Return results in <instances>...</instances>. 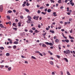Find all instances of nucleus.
<instances>
[{"mask_svg":"<svg viewBox=\"0 0 75 75\" xmlns=\"http://www.w3.org/2000/svg\"><path fill=\"white\" fill-rule=\"evenodd\" d=\"M64 54H70V51L69 50H66V51H64Z\"/></svg>","mask_w":75,"mask_h":75,"instance_id":"f257e3e1","label":"nucleus"},{"mask_svg":"<svg viewBox=\"0 0 75 75\" xmlns=\"http://www.w3.org/2000/svg\"><path fill=\"white\" fill-rule=\"evenodd\" d=\"M38 18H39V16H34L33 17V18L34 20H38Z\"/></svg>","mask_w":75,"mask_h":75,"instance_id":"f03ea898","label":"nucleus"},{"mask_svg":"<svg viewBox=\"0 0 75 75\" xmlns=\"http://www.w3.org/2000/svg\"><path fill=\"white\" fill-rule=\"evenodd\" d=\"M3 6L2 5L0 6V11L1 12L3 11Z\"/></svg>","mask_w":75,"mask_h":75,"instance_id":"7ed1b4c3","label":"nucleus"},{"mask_svg":"<svg viewBox=\"0 0 75 75\" xmlns=\"http://www.w3.org/2000/svg\"><path fill=\"white\" fill-rule=\"evenodd\" d=\"M0 27L1 28H4V27L3 25L2 24H0Z\"/></svg>","mask_w":75,"mask_h":75,"instance_id":"20e7f679","label":"nucleus"},{"mask_svg":"<svg viewBox=\"0 0 75 75\" xmlns=\"http://www.w3.org/2000/svg\"><path fill=\"white\" fill-rule=\"evenodd\" d=\"M30 21H31V19H28V20L27 21V23H30Z\"/></svg>","mask_w":75,"mask_h":75,"instance_id":"39448f33","label":"nucleus"},{"mask_svg":"<svg viewBox=\"0 0 75 75\" xmlns=\"http://www.w3.org/2000/svg\"><path fill=\"white\" fill-rule=\"evenodd\" d=\"M50 33H52L53 34H54L55 33V31L54 30H50Z\"/></svg>","mask_w":75,"mask_h":75,"instance_id":"423d86ee","label":"nucleus"},{"mask_svg":"<svg viewBox=\"0 0 75 75\" xmlns=\"http://www.w3.org/2000/svg\"><path fill=\"white\" fill-rule=\"evenodd\" d=\"M64 59L67 62H68V59L66 58H64Z\"/></svg>","mask_w":75,"mask_h":75,"instance_id":"0eeeda50","label":"nucleus"},{"mask_svg":"<svg viewBox=\"0 0 75 75\" xmlns=\"http://www.w3.org/2000/svg\"><path fill=\"white\" fill-rule=\"evenodd\" d=\"M25 11H26V12H28V13H29V11H29V10L27 8H25Z\"/></svg>","mask_w":75,"mask_h":75,"instance_id":"6e6552de","label":"nucleus"},{"mask_svg":"<svg viewBox=\"0 0 75 75\" xmlns=\"http://www.w3.org/2000/svg\"><path fill=\"white\" fill-rule=\"evenodd\" d=\"M69 37L70 38V39H74V38L71 37L70 35H69Z\"/></svg>","mask_w":75,"mask_h":75,"instance_id":"1a4fd4ad","label":"nucleus"},{"mask_svg":"<svg viewBox=\"0 0 75 75\" xmlns=\"http://www.w3.org/2000/svg\"><path fill=\"white\" fill-rule=\"evenodd\" d=\"M4 49V47H0V50H3Z\"/></svg>","mask_w":75,"mask_h":75,"instance_id":"9d476101","label":"nucleus"},{"mask_svg":"<svg viewBox=\"0 0 75 75\" xmlns=\"http://www.w3.org/2000/svg\"><path fill=\"white\" fill-rule=\"evenodd\" d=\"M51 9H48L47 10V12L48 13H50V12H51Z\"/></svg>","mask_w":75,"mask_h":75,"instance_id":"9b49d317","label":"nucleus"},{"mask_svg":"<svg viewBox=\"0 0 75 75\" xmlns=\"http://www.w3.org/2000/svg\"><path fill=\"white\" fill-rule=\"evenodd\" d=\"M27 18H28V19H32V18H31V17L29 16H28Z\"/></svg>","mask_w":75,"mask_h":75,"instance_id":"f8f14e48","label":"nucleus"},{"mask_svg":"<svg viewBox=\"0 0 75 75\" xmlns=\"http://www.w3.org/2000/svg\"><path fill=\"white\" fill-rule=\"evenodd\" d=\"M14 44H18V42L17 41H15L14 42Z\"/></svg>","mask_w":75,"mask_h":75,"instance_id":"ddd939ff","label":"nucleus"},{"mask_svg":"<svg viewBox=\"0 0 75 75\" xmlns=\"http://www.w3.org/2000/svg\"><path fill=\"white\" fill-rule=\"evenodd\" d=\"M70 4H71L72 6H74V3L73 2H71L70 3Z\"/></svg>","mask_w":75,"mask_h":75,"instance_id":"4468645a","label":"nucleus"},{"mask_svg":"<svg viewBox=\"0 0 75 75\" xmlns=\"http://www.w3.org/2000/svg\"><path fill=\"white\" fill-rule=\"evenodd\" d=\"M18 26L19 27H20L21 25V22H18Z\"/></svg>","mask_w":75,"mask_h":75,"instance_id":"2eb2a0df","label":"nucleus"},{"mask_svg":"<svg viewBox=\"0 0 75 75\" xmlns=\"http://www.w3.org/2000/svg\"><path fill=\"white\" fill-rule=\"evenodd\" d=\"M11 67H9L8 68V70L9 71H11Z\"/></svg>","mask_w":75,"mask_h":75,"instance_id":"dca6fc26","label":"nucleus"},{"mask_svg":"<svg viewBox=\"0 0 75 75\" xmlns=\"http://www.w3.org/2000/svg\"><path fill=\"white\" fill-rule=\"evenodd\" d=\"M55 42L57 43L58 42H59V40L58 39H56V40H55Z\"/></svg>","mask_w":75,"mask_h":75,"instance_id":"f3484780","label":"nucleus"},{"mask_svg":"<svg viewBox=\"0 0 75 75\" xmlns=\"http://www.w3.org/2000/svg\"><path fill=\"white\" fill-rule=\"evenodd\" d=\"M50 64H51V65H53V62H52V61H50Z\"/></svg>","mask_w":75,"mask_h":75,"instance_id":"a211bd4d","label":"nucleus"},{"mask_svg":"<svg viewBox=\"0 0 75 75\" xmlns=\"http://www.w3.org/2000/svg\"><path fill=\"white\" fill-rule=\"evenodd\" d=\"M10 53H7L6 54V56H10Z\"/></svg>","mask_w":75,"mask_h":75,"instance_id":"6ab92c4d","label":"nucleus"},{"mask_svg":"<svg viewBox=\"0 0 75 75\" xmlns=\"http://www.w3.org/2000/svg\"><path fill=\"white\" fill-rule=\"evenodd\" d=\"M16 23H13V26H14V27H16Z\"/></svg>","mask_w":75,"mask_h":75,"instance_id":"aec40b11","label":"nucleus"},{"mask_svg":"<svg viewBox=\"0 0 75 75\" xmlns=\"http://www.w3.org/2000/svg\"><path fill=\"white\" fill-rule=\"evenodd\" d=\"M46 12H41V14H44V15H45L46 14Z\"/></svg>","mask_w":75,"mask_h":75,"instance_id":"412c9836","label":"nucleus"},{"mask_svg":"<svg viewBox=\"0 0 75 75\" xmlns=\"http://www.w3.org/2000/svg\"><path fill=\"white\" fill-rule=\"evenodd\" d=\"M50 45V46H53V44H52V43L51 42H50L49 43V45Z\"/></svg>","mask_w":75,"mask_h":75,"instance_id":"4be33fe9","label":"nucleus"},{"mask_svg":"<svg viewBox=\"0 0 75 75\" xmlns=\"http://www.w3.org/2000/svg\"><path fill=\"white\" fill-rule=\"evenodd\" d=\"M8 13H12V11L11 10H8Z\"/></svg>","mask_w":75,"mask_h":75,"instance_id":"5701e85b","label":"nucleus"},{"mask_svg":"<svg viewBox=\"0 0 75 75\" xmlns=\"http://www.w3.org/2000/svg\"><path fill=\"white\" fill-rule=\"evenodd\" d=\"M65 41L66 42L68 43L69 42V40H65Z\"/></svg>","mask_w":75,"mask_h":75,"instance_id":"b1692460","label":"nucleus"},{"mask_svg":"<svg viewBox=\"0 0 75 75\" xmlns=\"http://www.w3.org/2000/svg\"><path fill=\"white\" fill-rule=\"evenodd\" d=\"M46 45L44 44L42 45V47H46Z\"/></svg>","mask_w":75,"mask_h":75,"instance_id":"393cba45","label":"nucleus"},{"mask_svg":"<svg viewBox=\"0 0 75 75\" xmlns=\"http://www.w3.org/2000/svg\"><path fill=\"white\" fill-rule=\"evenodd\" d=\"M16 47H17L16 46V45H14L13 46V49H16Z\"/></svg>","mask_w":75,"mask_h":75,"instance_id":"a878e982","label":"nucleus"},{"mask_svg":"<svg viewBox=\"0 0 75 75\" xmlns=\"http://www.w3.org/2000/svg\"><path fill=\"white\" fill-rule=\"evenodd\" d=\"M29 33H33V31L31 30H30L29 31Z\"/></svg>","mask_w":75,"mask_h":75,"instance_id":"bb28decb","label":"nucleus"},{"mask_svg":"<svg viewBox=\"0 0 75 75\" xmlns=\"http://www.w3.org/2000/svg\"><path fill=\"white\" fill-rule=\"evenodd\" d=\"M50 0L51 3H54V0Z\"/></svg>","mask_w":75,"mask_h":75,"instance_id":"cd10ccee","label":"nucleus"},{"mask_svg":"<svg viewBox=\"0 0 75 75\" xmlns=\"http://www.w3.org/2000/svg\"><path fill=\"white\" fill-rule=\"evenodd\" d=\"M31 58H32L33 59H36V58H35V57L33 56H32L31 57Z\"/></svg>","mask_w":75,"mask_h":75,"instance_id":"c85d7f7f","label":"nucleus"},{"mask_svg":"<svg viewBox=\"0 0 75 75\" xmlns=\"http://www.w3.org/2000/svg\"><path fill=\"white\" fill-rule=\"evenodd\" d=\"M7 18L8 19V20H10V16H7Z\"/></svg>","mask_w":75,"mask_h":75,"instance_id":"c756f323","label":"nucleus"},{"mask_svg":"<svg viewBox=\"0 0 75 75\" xmlns=\"http://www.w3.org/2000/svg\"><path fill=\"white\" fill-rule=\"evenodd\" d=\"M45 44H47V45H49L50 43L47 42H45Z\"/></svg>","mask_w":75,"mask_h":75,"instance_id":"7c9ffc66","label":"nucleus"},{"mask_svg":"<svg viewBox=\"0 0 75 75\" xmlns=\"http://www.w3.org/2000/svg\"><path fill=\"white\" fill-rule=\"evenodd\" d=\"M13 30H15V31H17V28H13Z\"/></svg>","mask_w":75,"mask_h":75,"instance_id":"2f4dec72","label":"nucleus"},{"mask_svg":"<svg viewBox=\"0 0 75 75\" xmlns=\"http://www.w3.org/2000/svg\"><path fill=\"white\" fill-rule=\"evenodd\" d=\"M21 57L22 58H25V57L23 56V55H21Z\"/></svg>","mask_w":75,"mask_h":75,"instance_id":"473e14b6","label":"nucleus"},{"mask_svg":"<svg viewBox=\"0 0 75 75\" xmlns=\"http://www.w3.org/2000/svg\"><path fill=\"white\" fill-rule=\"evenodd\" d=\"M20 17L21 19H23V18H24V17L23 16H21Z\"/></svg>","mask_w":75,"mask_h":75,"instance_id":"72a5a7b5","label":"nucleus"},{"mask_svg":"<svg viewBox=\"0 0 75 75\" xmlns=\"http://www.w3.org/2000/svg\"><path fill=\"white\" fill-rule=\"evenodd\" d=\"M30 5V4H28V2H27L26 4V6H28Z\"/></svg>","mask_w":75,"mask_h":75,"instance_id":"f704fd0d","label":"nucleus"},{"mask_svg":"<svg viewBox=\"0 0 75 75\" xmlns=\"http://www.w3.org/2000/svg\"><path fill=\"white\" fill-rule=\"evenodd\" d=\"M58 3H61V0H59L58 1Z\"/></svg>","mask_w":75,"mask_h":75,"instance_id":"c9c22d12","label":"nucleus"},{"mask_svg":"<svg viewBox=\"0 0 75 75\" xmlns=\"http://www.w3.org/2000/svg\"><path fill=\"white\" fill-rule=\"evenodd\" d=\"M32 30H35V27H33L32 28Z\"/></svg>","mask_w":75,"mask_h":75,"instance_id":"e433bc0d","label":"nucleus"},{"mask_svg":"<svg viewBox=\"0 0 75 75\" xmlns=\"http://www.w3.org/2000/svg\"><path fill=\"white\" fill-rule=\"evenodd\" d=\"M67 75H71V74H70V73H69V71H67Z\"/></svg>","mask_w":75,"mask_h":75,"instance_id":"4c0bfd02","label":"nucleus"},{"mask_svg":"<svg viewBox=\"0 0 75 75\" xmlns=\"http://www.w3.org/2000/svg\"><path fill=\"white\" fill-rule=\"evenodd\" d=\"M72 29H71V30H70V33H72Z\"/></svg>","mask_w":75,"mask_h":75,"instance_id":"58836bf2","label":"nucleus"},{"mask_svg":"<svg viewBox=\"0 0 75 75\" xmlns=\"http://www.w3.org/2000/svg\"><path fill=\"white\" fill-rule=\"evenodd\" d=\"M38 14H40L41 13V11L40 10H38Z\"/></svg>","mask_w":75,"mask_h":75,"instance_id":"ea45409f","label":"nucleus"},{"mask_svg":"<svg viewBox=\"0 0 75 75\" xmlns=\"http://www.w3.org/2000/svg\"><path fill=\"white\" fill-rule=\"evenodd\" d=\"M35 32H36V33H38L39 31H38V30H36L35 31Z\"/></svg>","mask_w":75,"mask_h":75,"instance_id":"a19ab883","label":"nucleus"},{"mask_svg":"<svg viewBox=\"0 0 75 75\" xmlns=\"http://www.w3.org/2000/svg\"><path fill=\"white\" fill-rule=\"evenodd\" d=\"M46 34H47V33L45 32V33H43V36H45Z\"/></svg>","mask_w":75,"mask_h":75,"instance_id":"79ce46f5","label":"nucleus"},{"mask_svg":"<svg viewBox=\"0 0 75 75\" xmlns=\"http://www.w3.org/2000/svg\"><path fill=\"white\" fill-rule=\"evenodd\" d=\"M35 52V53H40V52L38 51H36Z\"/></svg>","mask_w":75,"mask_h":75,"instance_id":"37998d69","label":"nucleus"},{"mask_svg":"<svg viewBox=\"0 0 75 75\" xmlns=\"http://www.w3.org/2000/svg\"><path fill=\"white\" fill-rule=\"evenodd\" d=\"M67 14H68V15H70L71 14V13L69 12H67Z\"/></svg>","mask_w":75,"mask_h":75,"instance_id":"c03bdc74","label":"nucleus"},{"mask_svg":"<svg viewBox=\"0 0 75 75\" xmlns=\"http://www.w3.org/2000/svg\"><path fill=\"white\" fill-rule=\"evenodd\" d=\"M69 7H68L67 8V11H69Z\"/></svg>","mask_w":75,"mask_h":75,"instance_id":"a18cd8bd","label":"nucleus"},{"mask_svg":"<svg viewBox=\"0 0 75 75\" xmlns=\"http://www.w3.org/2000/svg\"><path fill=\"white\" fill-rule=\"evenodd\" d=\"M56 57L58 58H60V56L58 55H57Z\"/></svg>","mask_w":75,"mask_h":75,"instance_id":"49530a36","label":"nucleus"},{"mask_svg":"<svg viewBox=\"0 0 75 75\" xmlns=\"http://www.w3.org/2000/svg\"><path fill=\"white\" fill-rule=\"evenodd\" d=\"M22 6L23 7H24V6H25V4H23L22 5Z\"/></svg>","mask_w":75,"mask_h":75,"instance_id":"de8ad7c7","label":"nucleus"},{"mask_svg":"<svg viewBox=\"0 0 75 75\" xmlns=\"http://www.w3.org/2000/svg\"><path fill=\"white\" fill-rule=\"evenodd\" d=\"M62 8H64V6H61L60 8V9H62Z\"/></svg>","mask_w":75,"mask_h":75,"instance_id":"09e8293b","label":"nucleus"},{"mask_svg":"<svg viewBox=\"0 0 75 75\" xmlns=\"http://www.w3.org/2000/svg\"><path fill=\"white\" fill-rule=\"evenodd\" d=\"M68 1V0H65V3H67Z\"/></svg>","mask_w":75,"mask_h":75,"instance_id":"8fccbe9b","label":"nucleus"},{"mask_svg":"<svg viewBox=\"0 0 75 75\" xmlns=\"http://www.w3.org/2000/svg\"><path fill=\"white\" fill-rule=\"evenodd\" d=\"M39 55L41 56H42H42H43V55H42V54L41 53H40Z\"/></svg>","mask_w":75,"mask_h":75,"instance_id":"3c124183","label":"nucleus"},{"mask_svg":"<svg viewBox=\"0 0 75 75\" xmlns=\"http://www.w3.org/2000/svg\"><path fill=\"white\" fill-rule=\"evenodd\" d=\"M15 21H16V22H18V19H16Z\"/></svg>","mask_w":75,"mask_h":75,"instance_id":"603ef678","label":"nucleus"},{"mask_svg":"<svg viewBox=\"0 0 75 75\" xmlns=\"http://www.w3.org/2000/svg\"><path fill=\"white\" fill-rule=\"evenodd\" d=\"M62 42H65V40H62Z\"/></svg>","mask_w":75,"mask_h":75,"instance_id":"864d4df0","label":"nucleus"},{"mask_svg":"<svg viewBox=\"0 0 75 75\" xmlns=\"http://www.w3.org/2000/svg\"><path fill=\"white\" fill-rule=\"evenodd\" d=\"M25 64H28V62L27 61H25Z\"/></svg>","mask_w":75,"mask_h":75,"instance_id":"5fc2aeb1","label":"nucleus"},{"mask_svg":"<svg viewBox=\"0 0 75 75\" xmlns=\"http://www.w3.org/2000/svg\"><path fill=\"white\" fill-rule=\"evenodd\" d=\"M47 11V8H46L45 10V12H46V11Z\"/></svg>","mask_w":75,"mask_h":75,"instance_id":"6e6d98bb","label":"nucleus"},{"mask_svg":"<svg viewBox=\"0 0 75 75\" xmlns=\"http://www.w3.org/2000/svg\"><path fill=\"white\" fill-rule=\"evenodd\" d=\"M67 24H70V23H71V22L69 21V22H67Z\"/></svg>","mask_w":75,"mask_h":75,"instance_id":"4d7b16f0","label":"nucleus"},{"mask_svg":"<svg viewBox=\"0 0 75 75\" xmlns=\"http://www.w3.org/2000/svg\"><path fill=\"white\" fill-rule=\"evenodd\" d=\"M59 50L60 51H61V48L60 47H59Z\"/></svg>","mask_w":75,"mask_h":75,"instance_id":"13d9d810","label":"nucleus"},{"mask_svg":"<svg viewBox=\"0 0 75 75\" xmlns=\"http://www.w3.org/2000/svg\"><path fill=\"white\" fill-rule=\"evenodd\" d=\"M13 12L14 13H16V10H13Z\"/></svg>","mask_w":75,"mask_h":75,"instance_id":"bf43d9fd","label":"nucleus"},{"mask_svg":"<svg viewBox=\"0 0 75 75\" xmlns=\"http://www.w3.org/2000/svg\"><path fill=\"white\" fill-rule=\"evenodd\" d=\"M9 25H11V22H9Z\"/></svg>","mask_w":75,"mask_h":75,"instance_id":"052dcab7","label":"nucleus"},{"mask_svg":"<svg viewBox=\"0 0 75 75\" xmlns=\"http://www.w3.org/2000/svg\"><path fill=\"white\" fill-rule=\"evenodd\" d=\"M3 67H4V65H1V68H3Z\"/></svg>","mask_w":75,"mask_h":75,"instance_id":"680f3d73","label":"nucleus"},{"mask_svg":"<svg viewBox=\"0 0 75 75\" xmlns=\"http://www.w3.org/2000/svg\"><path fill=\"white\" fill-rule=\"evenodd\" d=\"M34 23V22L32 21H30V23H31V24H33V23Z\"/></svg>","mask_w":75,"mask_h":75,"instance_id":"e2e57ef3","label":"nucleus"},{"mask_svg":"<svg viewBox=\"0 0 75 75\" xmlns=\"http://www.w3.org/2000/svg\"><path fill=\"white\" fill-rule=\"evenodd\" d=\"M9 43H10V44H12V43H13V42H12V41H10L9 42Z\"/></svg>","mask_w":75,"mask_h":75,"instance_id":"0e129e2a","label":"nucleus"},{"mask_svg":"<svg viewBox=\"0 0 75 75\" xmlns=\"http://www.w3.org/2000/svg\"><path fill=\"white\" fill-rule=\"evenodd\" d=\"M61 31H65V30L64 29H62L61 30Z\"/></svg>","mask_w":75,"mask_h":75,"instance_id":"69168bd1","label":"nucleus"},{"mask_svg":"<svg viewBox=\"0 0 75 75\" xmlns=\"http://www.w3.org/2000/svg\"><path fill=\"white\" fill-rule=\"evenodd\" d=\"M71 42H74V40L72 39L71 40Z\"/></svg>","mask_w":75,"mask_h":75,"instance_id":"338daca9","label":"nucleus"},{"mask_svg":"<svg viewBox=\"0 0 75 75\" xmlns=\"http://www.w3.org/2000/svg\"><path fill=\"white\" fill-rule=\"evenodd\" d=\"M69 21H72V19L71 18H69Z\"/></svg>","mask_w":75,"mask_h":75,"instance_id":"774afa93","label":"nucleus"}]
</instances>
